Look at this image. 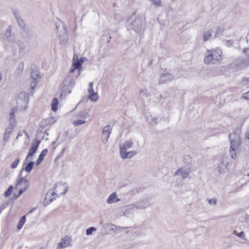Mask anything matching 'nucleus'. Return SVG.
<instances>
[{
  "label": "nucleus",
  "mask_w": 249,
  "mask_h": 249,
  "mask_svg": "<svg viewBox=\"0 0 249 249\" xmlns=\"http://www.w3.org/2000/svg\"><path fill=\"white\" fill-rule=\"evenodd\" d=\"M222 52L220 49L207 50L204 63L205 64H215L222 60Z\"/></svg>",
  "instance_id": "nucleus-1"
},
{
  "label": "nucleus",
  "mask_w": 249,
  "mask_h": 249,
  "mask_svg": "<svg viewBox=\"0 0 249 249\" xmlns=\"http://www.w3.org/2000/svg\"><path fill=\"white\" fill-rule=\"evenodd\" d=\"M128 28L137 33H142L144 29L145 22L141 16L136 15L135 13L128 20Z\"/></svg>",
  "instance_id": "nucleus-2"
},
{
  "label": "nucleus",
  "mask_w": 249,
  "mask_h": 249,
  "mask_svg": "<svg viewBox=\"0 0 249 249\" xmlns=\"http://www.w3.org/2000/svg\"><path fill=\"white\" fill-rule=\"evenodd\" d=\"M229 138L231 144L230 153L231 158L234 160L236 158L235 150L240 146L241 144L240 137L238 133L233 132L229 135Z\"/></svg>",
  "instance_id": "nucleus-3"
},
{
  "label": "nucleus",
  "mask_w": 249,
  "mask_h": 249,
  "mask_svg": "<svg viewBox=\"0 0 249 249\" xmlns=\"http://www.w3.org/2000/svg\"><path fill=\"white\" fill-rule=\"evenodd\" d=\"M75 85V80L72 75L68 74L64 79L61 86V94L60 95L64 94L66 95L71 92V89Z\"/></svg>",
  "instance_id": "nucleus-4"
},
{
  "label": "nucleus",
  "mask_w": 249,
  "mask_h": 249,
  "mask_svg": "<svg viewBox=\"0 0 249 249\" xmlns=\"http://www.w3.org/2000/svg\"><path fill=\"white\" fill-rule=\"evenodd\" d=\"M248 58H238L235 59L231 64V67L233 68L236 69L237 70H240L245 68L248 66Z\"/></svg>",
  "instance_id": "nucleus-5"
},
{
  "label": "nucleus",
  "mask_w": 249,
  "mask_h": 249,
  "mask_svg": "<svg viewBox=\"0 0 249 249\" xmlns=\"http://www.w3.org/2000/svg\"><path fill=\"white\" fill-rule=\"evenodd\" d=\"M40 142V141L36 139L35 142H33L32 143L31 146L29 150L27 155L25 159L23 165L25 164V162L28 161L29 159L32 160V157L35 155V154L36 152Z\"/></svg>",
  "instance_id": "nucleus-6"
},
{
  "label": "nucleus",
  "mask_w": 249,
  "mask_h": 249,
  "mask_svg": "<svg viewBox=\"0 0 249 249\" xmlns=\"http://www.w3.org/2000/svg\"><path fill=\"white\" fill-rule=\"evenodd\" d=\"M112 127L110 125H107L102 130V140L104 143H106L111 133Z\"/></svg>",
  "instance_id": "nucleus-7"
},
{
  "label": "nucleus",
  "mask_w": 249,
  "mask_h": 249,
  "mask_svg": "<svg viewBox=\"0 0 249 249\" xmlns=\"http://www.w3.org/2000/svg\"><path fill=\"white\" fill-rule=\"evenodd\" d=\"M120 156L123 159H130L132 158L137 154L135 151H131L127 152L124 147H123L120 148Z\"/></svg>",
  "instance_id": "nucleus-8"
},
{
  "label": "nucleus",
  "mask_w": 249,
  "mask_h": 249,
  "mask_svg": "<svg viewBox=\"0 0 249 249\" xmlns=\"http://www.w3.org/2000/svg\"><path fill=\"white\" fill-rule=\"evenodd\" d=\"M30 75L32 80H38L40 78L39 72L35 64H32L30 67Z\"/></svg>",
  "instance_id": "nucleus-9"
},
{
  "label": "nucleus",
  "mask_w": 249,
  "mask_h": 249,
  "mask_svg": "<svg viewBox=\"0 0 249 249\" xmlns=\"http://www.w3.org/2000/svg\"><path fill=\"white\" fill-rule=\"evenodd\" d=\"M173 78L174 77L171 74L168 72L164 73L160 76L159 82L160 84H163L164 83L170 82Z\"/></svg>",
  "instance_id": "nucleus-10"
},
{
  "label": "nucleus",
  "mask_w": 249,
  "mask_h": 249,
  "mask_svg": "<svg viewBox=\"0 0 249 249\" xmlns=\"http://www.w3.org/2000/svg\"><path fill=\"white\" fill-rule=\"evenodd\" d=\"M190 173L189 169L184 170L182 168L178 169L175 173V176H180L183 178H188Z\"/></svg>",
  "instance_id": "nucleus-11"
},
{
  "label": "nucleus",
  "mask_w": 249,
  "mask_h": 249,
  "mask_svg": "<svg viewBox=\"0 0 249 249\" xmlns=\"http://www.w3.org/2000/svg\"><path fill=\"white\" fill-rule=\"evenodd\" d=\"M25 165V167L24 168H22L20 171L18 175L19 177H20L21 176V173L24 170L27 173H30L34 167V166L35 165V162L32 160H30L28 163L26 164L25 163V164L24 165Z\"/></svg>",
  "instance_id": "nucleus-12"
},
{
  "label": "nucleus",
  "mask_w": 249,
  "mask_h": 249,
  "mask_svg": "<svg viewBox=\"0 0 249 249\" xmlns=\"http://www.w3.org/2000/svg\"><path fill=\"white\" fill-rule=\"evenodd\" d=\"M227 163L223 158H220L219 162L218 163L217 169L219 173L222 172L227 167Z\"/></svg>",
  "instance_id": "nucleus-13"
},
{
  "label": "nucleus",
  "mask_w": 249,
  "mask_h": 249,
  "mask_svg": "<svg viewBox=\"0 0 249 249\" xmlns=\"http://www.w3.org/2000/svg\"><path fill=\"white\" fill-rule=\"evenodd\" d=\"M13 13L17 20V22L18 25L22 28H24L25 24L23 20L21 18L20 14L17 12L16 11H13Z\"/></svg>",
  "instance_id": "nucleus-14"
},
{
  "label": "nucleus",
  "mask_w": 249,
  "mask_h": 249,
  "mask_svg": "<svg viewBox=\"0 0 249 249\" xmlns=\"http://www.w3.org/2000/svg\"><path fill=\"white\" fill-rule=\"evenodd\" d=\"M12 30V26L9 25L5 31L4 36L6 38L8 41L14 42L15 38L11 36V32Z\"/></svg>",
  "instance_id": "nucleus-15"
},
{
  "label": "nucleus",
  "mask_w": 249,
  "mask_h": 249,
  "mask_svg": "<svg viewBox=\"0 0 249 249\" xmlns=\"http://www.w3.org/2000/svg\"><path fill=\"white\" fill-rule=\"evenodd\" d=\"M48 153V149H44L43 150L40 154L39 155V157L37 159V160L36 162V166L39 165L41 162L43 161L44 157Z\"/></svg>",
  "instance_id": "nucleus-16"
},
{
  "label": "nucleus",
  "mask_w": 249,
  "mask_h": 249,
  "mask_svg": "<svg viewBox=\"0 0 249 249\" xmlns=\"http://www.w3.org/2000/svg\"><path fill=\"white\" fill-rule=\"evenodd\" d=\"M120 199L117 197L116 194L115 193H113L108 196L107 202L108 204H111L117 202Z\"/></svg>",
  "instance_id": "nucleus-17"
},
{
  "label": "nucleus",
  "mask_w": 249,
  "mask_h": 249,
  "mask_svg": "<svg viewBox=\"0 0 249 249\" xmlns=\"http://www.w3.org/2000/svg\"><path fill=\"white\" fill-rule=\"evenodd\" d=\"M69 237L68 236H66L64 238L61 239V241L58 244V248H64L68 246L69 243L68 240Z\"/></svg>",
  "instance_id": "nucleus-18"
},
{
  "label": "nucleus",
  "mask_w": 249,
  "mask_h": 249,
  "mask_svg": "<svg viewBox=\"0 0 249 249\" xmlns=\"http://www.w3.org/2000/svg\"><path fill=\"white\" fill-rule=\"evenodd\" d=\"M47 196H48V194L46 195V196L44 201L43 202V204L45 206L47 205H48L50 203H52L53 201V200H54L55 199L56 196H58V195L54 192H53L52 193V197L51 198L49 199L48 200H47Z\"/></svg>",
  "instance_id": "nucleus-19"
},
{
  "label": "nucleus",
  "mask_w": 249,
  "mask_h": 249,
  "mask_svg": "<svg viewBox=\"0 0 249 249\" xmlns=\"http://www.w3.org/2000/svg\"><path fill=\"white\" fill-rule=\"evenodd\" d=\"M61 187H64V190L60 194L61 195H64L67 193L68 190V187L67 185L66 184V183H63V184H62V183L56 184V186H55V188L54 189V190L55 192H58V190L57 189V188H59Z\"/></svg>",
  "instance_id": "nucleus-20"
},
{
  "label": "nucleus",
  "mask_w": 249,
  "mask_h": 249,
  "mask_svg": "<svg viewBox=\"0 0 249 249\" xmlns=\"http://www.w3.org/2000/svg\"><path fill=\"white\" fill-rule=\"evenodd\" d=\"M87 58L85 57H81L79 59L73 61V63L78 67L80 70L82 69L81 66L85 60H87Z\"/></svg>",
  "instance_id": "nucleus-21"
},
{
  "label": "nucleus",
  "mask_w": 249,
  "mask_h": 249,
  "mask_svg": "<svg viewBox=\"0 0 249 249\" xmlns=\"http://www.w3.org/2000/svg\"><path fill=\"white\" fill-rule=\"evenodd\" d=\"M58 99L56 97L54 98L53 99L52 104H51V108L53 111H56L58 108Z\"/></svg>",
  "instance_id": "nucleus-22"
},
{
  "label": "nucleus",
  "mask_w": 249,
  "mask_h": 249,
  "mask_svg": "<svg viewBox=\"0 0 249 249\" xmlns=\"http://www.w3.org/2000/svg\"><path fill=\"white\" fill-rule=\"evenodd\" d=\"M26 222V216L25 215L22 216L20 219H19L18 225H17V229L18 230H20L22 227L23 226L24 223Z\"/></svg>",
  "instance_id": "nucleus-23"
},
{
  "label": "nucleus",
  "mask_w": 249,
  "mask_h": 249,
  "mask_svg": "<svg viewBox=\"0 0 249 249\" xmlns=\"http://www.w3.org/2000/svg\"><path fill=\"white\" fill-rule=\"evenodd\" d=\"M133 144V142L132 141L129 140L128 141L125 142L123 145H120V149L122 147H124L126 150V148H130L132 147Z\"/></svg>",
  "instance_id": "nucleus-24"
},
{
  "label": "nucleus",
  "mask_w": 249,
  "mask_h": 249,
  "mask_svg": "<svg viewBox=\"0 0 249 249\" xmlns=\"http://www.w3.org/2000/svg\"><path fill=\"white\" fill-rule=\"evenodd\" d=\"M98 96L97 92L89 93L88 96V98L91 101H96L98 100Z\"/></svg>",
  "instance_id": "nucleus-25"
},
{
  "label": "nucleus",
  "mask_w": 249,
  "mask_h": 249,
  "mask_svg": "<svg viewBox=\"0 0 249 249\" xmlns=\"http://www.w3.org/2000/svg\"><path fill=\"white\" fill-rule=\"evenodd\" d=\"M49 123L50 122L49 119L42 121L40 123L39 128L37 129V132H41L43 129L44 127L48 125Z\"/></svg>",
  "instance_id": "nucleus-26"
},
{
  "label": "nucleus",
  "mask_w": 249,
  "mask_h": 249,
  "mask_svg": "<svg viewBox=\"0 0 249 249\" xmlns=\"http://www.w3.org/2000/svg\"><path fill=\"white\" fill-rule=\"evenodd\" d=\"M17 44L18 47L19 53H23L25 50V47L24 43L22 41H18L17 43Z\"/></svg>",
  "instance_id": "nucleus-27"
},
{
  "label": "nucleus",
  "mask_w": 249,
  "mask_h": 249,
  "mask_svg": "<svg viewBox=\"0 0 249 249\" xmlns=\"http://www.w3.org/2000/svg\"><path fill=\"white\" fill-rule=\"evenodd\" d=\"M18 97L20 99L23 100L25 103H28L29 101L28 94L26 92H21L18 95Z\"/></svg>",
  "instance_id": "nucleus-28"
},
{
  "label": "nucleus",
  "mask_w": 249,
  "mask_h": 249,
  "mask_svg": "<svg viewBox=\"0 0 249 249\" xmlns=\"http://www.w3.org/2000/svg\"><path fill=\"white\" fill-rule=\"evenodd\" d=\"M134 207L135 208L137 209H144L146 207V204L144 203L143 201L139 202L134 205Z\"/></svg>",
  "instance_id": "nucleus-29"
},
{
  "label": "nucleus",
  "mask_w": 249,
  "mask_h": 249,
  "mask_svg": "<svg viewBox=\"0 0 249 249\" xmlns=\"http://www.w3.org/2000/svg\"><path fill=\"white\" fill-rule=\"evenodd\" d=\"M13 190V186L12 185H10L7 190L4 193V196L5 197H7L11 194Z\"/></svg>",
  "instance_id": "nucleus-30"
},
{
  "label": "nucleus",
  "mask_w": 249,
  "mask_h": 249,
  "mask_svg": "<svg viewBox=\"0 0 249 249\" xmlns=\"http://www.w3.org/2000/svg\"><path fill=\"white\" fill-rule=\"evenodd\" d=\"M20 178H18L17 180V183L18 185L21 184L22 183H25V185L28 184V180L25 178L24 177H21V176L20 177H19Z\"/></svg>",
  "instance_id": "nucleus-31"
},
{
  "label": "nucleus",
  "mask_w": 249,
  "mask_h": 249,
  "mask_svg": "<svg viewBox=\"0 0 249 249\" xmlns=\"http://www.w3.org/2000/svg\"><path fill=\"white\" fill-rule=\"evenodd\" d=\"M211 36V34L210 31H205L203 35V40L205 42L207 41Z\"/></svg>",
  "instance_id": "nucleus-32"
},
{
  "label": "nucleus",
  "mask_w": 249,
  "mask_h": 249,
  "mask_svg": "<svg viewBox=\"0 0 249 249\" xmlns=\"http://www.w3.org/2000/svg\"><path fill=\"white\" fill-rule=\"evenodd\" d=\"M140 95L141 96L147 97L149 95V93L146 89H142L140 91Z\"/></svg>",
  "instance_id": "nucleus-33"
},
{
  "label": "nucleus",
  "mask_w": 249,
  "mask_h": 249,
  "mask_svg": "<svg viewBox=\"0 0 249 249\" xmlns=\"http://www.w3.org/2000/svg\"><path fill=\"white\" fill-rule=\"evenodd\" d=\"M96 228L94 227H89L86 230V234L87 235H91L93 232L96 231Z\"/></svg>",
  "instance_id": "nucleus-34"
},
{
  "label": "nucleus",
  "mask_w": 249,
  "mask_h": 249,
  "mask_svg": "<svg viewBox=\"0 0 249 249\" xmlns=\"http://www.w3.org/2000/svg\"><path fill=\"white\" fill-rule=\"evenodd\" d=\"M15 109H13L10 114V122L13 124L15 122Z\"/></svg>",
  "instance_id": "nucleus-35"
},
{
  "label": "nucleus",
  "mask_w": 249,
  "mask_h": 249,
  "mask_svg": "<svg viewBox=\"0 0 249 249\" xmlns=\"http://www.w3.org/2000/svg\"><path fill=\"white\" fill-rule=\"evenodd\" d=\"M183 160L185 164L189 165L192 162V159L190 156L186 155L184 157Z\"/></svg>",
  "instance_id": "nucleus-36"
},
{
  "label": "nucleus",
  "mask_w": 249,
  "mask_h": 249,
  "mask_svg": "<svg viewBox=\"0 0 249 249\" xmlns=\"http://www.w3.org/2000/svg\"><path fill=\"white\" fill-rule=\"evenodd\" d=\"M38 83V80H32L31 84H30V88L32 91V92L34 93V90L36 88L37 84Z\"/></svg>",
  "instance_id": "nucleus-37"
},
{
  "label": "nucleus",
  "mask_w": 249,
  "mask_h": 249,
  "mask_svg": "<svg viewBox=\"0 0 249 249\" xmlns=\"http://www.w3.org/2000/svg\"><path fill=\"white\" fill-rule=\"evenodd\" d=\"M13 127L14 125L12 124V123H10L8 127L5 129L4 133L11 135L13 131Z\"/></svg>",
  "instance_id": "nucleus-38"
},
{
  "label": "nucleus",
  "mask_w": 249,
  "mask_h": 249,
  "mask_svg": "<svg viewBox=\"0 0 249 249\" xmlns=\"http://www.w3.org/2000/svg\"><path fill=\"white\" fill-rule=\"evenodd\" d=\"M19 161H20V158L18 157L15 161H14L13 163H12V164H11V166H10L11 168L12 169L16 168L18 166Z\"/></svg>",
  "instance_id": "nucleus-39"
},
{
  "label": "nucleus",
  "mask_w": 249,
  "mask_h": 249,
  "mask_svg": "<svg viewBox=\"0 0 249 249\" xmlns=\"http://www.w3.org/2000/svg\"><path fill=\"white\" fill-rule=\"evenodd\" d=\"M76 70H78V73L77 76H78L80 74V70L72 63V67H71V70H70V73H73Z\"/></svg>",
  "instance_id": "nucleus-40"
},
{
  "label": "nucleus",
  "mask_w": 249,
  "mask_h": 249,
  "mask_svg": "<svg viewBox=\"0 0 249 249\" xmlns=\"http://www.w3.org/2000/svg\"><path fill=\"white\" fill-rule=\"evenodd\" d=\"M224 32V29L223 28L219 26L216 28V32L214 37H216L218 35L222 34Z\"/></svg>",
  "instance_id": "nucleus-41"
},
{
  "label": "nucleus",
  "mask_w": 249,
  "mask_h": 249,
  "mask_svg": "<svg viewBox=\"0 0 249 249\" xmlns=\"http://www.w3.org/2000/svg\"><path fill=\"white\" fill-rule=\"evenodd\" d=\"M234 234H235L238 237L240 238H244L245 236V233L244 231H241L240 232H237L236 231H233Z\"/></svg>",
  "instance_id": "nucleus-42"
},
{
  "label": "nucleus",
  "mask_w": 249,
  "mask_h": 249,
  "mask_svg": "<svg viewBox=\"0 0 249 249\" xmlns=\"http://www.w3.org/2000/svg\"><path fill=\"white\" fill-rule=\"evenodd\" d=\"M24 68V64L23 62H20L18 66V73H21Z\"/></svg>",
  "instance_id": "nucleus-43"
},
{
  "label": "nucleus",
  "mask_w": 249,
  "mask_h": 249,
  "mask_svg": "<svg viewBox=\"0 0 249 249\" xmlns=\"http://www.w3.org/2000/svg\"><path fill=\"white\" fill-rule=\"evenodd\" d=\"M28 184L25 185L24 188L20 189L18 191V194L20 196L26 190V189L28 188Z\"/></svg>",
  "instance_id": "nucleus-44"
},
{
  "label": "nucleus",
  "mask_w": 249,
  "mask_h": 249,
  "mask_svg": "<svg viewBox=\"0 0 249 249\" xmlns=\"http://www.w3.org/2000/svg\"><path fill=\"white\" fill-rule=\"evenodd\" d=\"M85 123V121L82 120H78L77 121H75L73 122V124L75 126H79L80 125L83 124Z\"/></svg>",
  "instance_id": "nucleus-45"
},
{
  "label": "nucleus",
  "mask_w": 249,
  "mask_h": 249,
  "mask_svg": "<svg viewBox=\"0 0 249 249\" xmlns=\"http://www.w3.org/2000/svg\"><path fill=\"white\" fill-rule=\"evenodd\" d=\"M208 202L209 204L213 205H215L216 204V199L215 198H212V199H207Z\"/></svg>",
  "instance_id": "nucleus-46"
},
{
  "label": "nucleus",
  "mask_w": 249,
  "mask_h": 249,
  "mask_svg": "<svg viewBox=\"0 0 249 249\" xmlns=\"http://www.w3.org/2000/svg\"><path fill=\"white\" fill-rule=\"evenodd\" d=\"M243 53H244L246 56V58H249V48H246L243 50Z\"/></svg>",
  "instance_id": "nucleus-47"
},
{
  "label": "nucleus",
  "mask_w": 249,
  "mask_h": 249,
  "mask_svg": "<svg viewBox=\"0 0 249 249\" xmlns=\"http://www.w3.org/2000/svg\"><path fill=\"white\" fill-rule=\"evenodd\" d=\"M11 135L7 134H4L3 140L5 142H7L10 137Z\"/></svg>",
  "instance_id": "nucleus-48"
},
{
  "label": "nucleus",
  "mask_w": 249,
  "mask_h": 249,
  "mask_svg": "<svg viewBox=\"0 0 249 249\" xmlns=\"http://www.w3.org/2000/svg\"><path fill=\"white\" fill-rule=\"evenodd\" d=\"M232 44H233V41L231 40H228L225 42V45L227 47H230L232 45Z\"/></svg>",
  "instance_id": "nucleus-49"
},
{
  "label": "nucleus",
  "mask_w": 249,
  "mask_h": 249,
  "mask_svg": "<svg viewBox=\"0 0 249 249\" xmlns=\"http://www.w3.org/2000/svg\"><path fill=\"white\" fill-rule=\"evenodd\" d=\"M87 115H88V113L84 112V111L81 112L79 113V116L81 118H83L84 119H85L86 118V116Z\"/></svg>",
  "instance_id": "nucleus-50"
},
{
  "label": "nucleus",
  "mask_w": 249,
  "mask_h": 249,
  "mask_svg": "<svg viewBox=\"0 0 249 249\" xmlns=\"http://www.w3.org/2000/svg\"><path fill=\"white\" fill-rule=\"evenodd\" d=\"M142 235L141 232L140 231H135L133 233V236L138 237Z\"/></svg>",
  "instance_id": "nucleus-51"
},
{
  "label": "nucleus",
  "mask_w": 249,
  "mask_h": 249,
  "mask_svg": "<svg viewBox=\"0 0 249 249\" xmlns=\"http://www.w3.org/2000/svg\"><path fill=\"white\" fill-rule=\"evenodd\" d=\"M8 205V203H7L6 204H2L0 206V213L2 212V211H3V210L5 208V207H6V206Z\"/></svg>",
  "instance_id": "nucleus-52"
},
{
  "label": "nucleus",
  "mask_w": 249,
  "mask_h": 249,
  "mask_svg": "<svg viewBox=\"0 0 249 249\" xmlns=\"http://www.w3.org/2000/svg\"><path fill=\"white\" fill-rule=\"evenodd\" d=\"M133 212V208H129L127 209L124 213V215H126L129 213H131Z\"/></svg>",
  "instance_id": "nucleus-53"
},
{
  "label": "nucleus",
  "mask_w": 249,
  "mask_h": 249,
  "mask_svg": "<svg viewBox=\"0 0 249 249\" xmlns=\"http://www.w3.org/2000/svg\"><path fill=\"white\" fill-rule=\"evenodd\" d=\"M243 98L249 100V91L245 93L244 94Z\"/></svg>",
  "instance_id": "nucleus-54"
},
{
  "label": "nucleus",
  "mask_w": 249,
  "mask_h": 249,
  "mask_svg": "<svg viewBox=\"0 0 249 249\" xmlns=\"http://www.w3.org/2000/svg\"><path fill=\"white\" fill-rule=\"evenodd\" d=\"M88 92L89 93H91V92H94V89H93V87H89Z\"/></svg>",
  "instance_id": "nucleus-55"
},
{
  "label": "nucleus",
  "mask_w": 249,
  "mask_h": 249,
  "mask_svg": "<svg viewBox=\"0 0 249 249\" xmlns=\"http://www.w3.org/2000/svg\"><path fill=\"white\" fill-rule=\"evenodd\" d=\"M245 138L249 139V130L248 131H247L245 133Z\"/></svg>",
  "instance_id": "nucleus-56"
},
{
  "label": "nucleus",
  "mask_w": 249,
  "mask_h": 249,
  "mask_svg": "<svg viewBox=\"0 0 249 249\" xmlns=\"http://www.w3.org/2000/svg\"><path fill=\"white\" fill-rule=\"evenodd\" d=\"M22 135V133L21 131L18 132L17 138L18 137H21Z\"/></svg>",
  "instance_id": "nucleus-57"
},
{
  "label": "nucleus",
  "mask_w": 249,
  "mask_h": 249,
  "mask_svg": "<svg viewBox=\"0 0 249 249\" xmlns=\"http://www.w3.org/2000/svg\"><path fill=\"white\" fill-rule=\"evenodd\" d=\"M111 38H112V36H109L108 37V38H107V43H109L110 42V39H111Z\"/></svg>",
  "instance_id": "nucleus-58"
},
{
  "label": "nucleus",
  "mask_w": 249,
  "mask_h": 249,
  "mask_svg": "<svg viewBox=\"0 0 249 249\" xmlns=\"http://www.w3.org/2000/svg\"><path fill=\"white\" fill-rule=\"evenodd\" d=\"M111 226H112V227H113H113H115V229H114V228H112L111 229H110V230H111V231H115V230H116V226H115V225H112V224L111 225Z\"/></svg>",
  "instance_id": "nucleus-59"
},
{
  "label": "nucleus",
  "mask_w": 249,
  "mask_h": 249,
  "mask_svg": "<svg viewBox=\"0 0 249 249\" xmlns=\"http://www.w3.org/2000/svg\"><path fill=\"white\" fill-rule=\"evenodd\" d=\"M156 120H157V119H156V118H154V119L152 120V121L153 123H154V124H157Z\"/></svg>",
  "instance_id": "nucleus-60"
},
{
  "label": "nucleus",
  "mask_w": 249,
  "mask_h": 249,
  "mask_svg": "<svg viewBox=\"0 0 249 249\" xmlns=\"http://www.w3.org/2000/svg\"><path fill=\"white\" fill-rule=\"evenodd\" d=\"M20 196L18 194V195H16V194H14V198L15 199H17Z\"/></svg>",
  "instance_id": "nucleus-61"
},
{
  "label": "nucleus",
  "mask_w": 249,
  "mask_h": 249,
  "mask_svg": "<svg viewBox=\"0 0 249 249\" xmlns=\"http://www.w3.org/2000/svg\"><path fill=\"white\" fill-rule=\"evenodd\" d=\"M89 87H93V82H90L89 84Z\"/></svg>",
  "instance_id": "nucleus-62"
},
{
  "label": "nucleus",
  "mask_w": 249,
  "mask_h": 249,
  "mask_svg": "<svg viewBox=\"0 0 249 249\" xmlns=\"http://www.w3.org/2000/svg\"><path fill=\"white\" fill-rule=\"evenodd\" d=\"M2 79V75L1 74V73L0 72V82L1 81Z\"/></svg>",
  "instance_id": "nucleus-63"
},
{
  "label": "nucleus",
  "mask_w": 249,
  "mask_h": 249,
  "mask_svg": "<svg viewBox=\"0 0 249 249\" xmlns=\"http://www.w3.org/2000/svg\"><path fill=\"white\" fill-rule=\"evenodd\" d=\"M55 143V141H53V142H52V144L53 145V144H54Z\"/></svg>",
  "instance_id": "nucleus-64"
}]
</instances>
